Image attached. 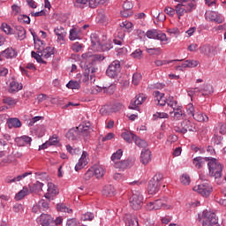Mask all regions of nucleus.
<instances>
[{"instance_id": "ea45409f", "label": "nucleus", "mask_w": 226, "mask_h": 226, "mask_svg": "<svg viewBox=\"0 0 226 226\" xmlns=\"http://www.w3.org/2000/svg\"><path fill=\"white\" fill-rule=\"evenodd\" d=\"M133 142L138 146V147H147V142L142 139H140L139 136H133Z\"/></svg>"}, {"instance_id": "6ab92c4d", "label": "nucleus", "mask_w": 226, "mask_h": 226, "mask_svg": "<svg viewBox=\"0 0 226 226\" xmlns=\"http://www.w3.org/2000/svg\"><path fill=\"white\" fill-rule=\"evenodd\" d=\"M211 157H195L192 161V163L195 169H202L206 165V162H210Z\"/></svg>"}, {"instance_id": "f704fd0d", "label": "nucleus", "mask_w": 226, "mask_h": 226, "mask_svg": "<svg viewBox=\"0 0 226 226\" xmlns=\"http://www.w3.org/2000/svg\"><path fill=\"white\" fill-rule=\"evenodd\" d=\"M120 29L124 31L125 33H132L133 31V24L130 21H124L120 23Z\"/></svg>"}, {"instance_id": "dca6fc26", "label": "nucleus", "mask_w": 226, "mask_h": 226, "mask_svg": "<svg viewBox=\"0 0 226 226\" xmlns=\"http://www.w3.org/2000/svg\"><path fill=\"white\" fill-rule=\"evenodd\" d=\"M33 174L32 172H25L21 175H19L18 177H11L8 176L5 177L4 182L8 185H11V183H19V181H22L25 177H27V176H31Z\"/></svg>"}, {"instance_id": "c03bdc74", "label": "nucleus", "mask_w": 226, "mask_h": 226, "mask_svg": "<svg viewBox=\"0 0 226 226\" xmlns=\"http://www.w3.org/2000/svg\"><path fill=\"white\" fill-rule=\"evenodd\" d=\"M200 51L204 56H207L208 57H211V46L210 45H203L200 47Z\"/></svg>"}, {"instance_id": "49530a36", "label": "nucleus", "mask_w": 226, "mask_h": 226, "mask_svg": "<svg viewBox=\"0 0 226 226\" xmlns=\"http://www.w3.org/2000/svg\"><path fill=\"white\" fill-rule=\"evenodd\" d=\"M109 0H90L89 1V7L90 8H96L99 4H105Z\"/></svg>"}, {"instance_id": "1a4fd4ad", "label": "nucleus", "mask_w": 226, "mask_h": 226, "mask_svg": "<svg viewBox=\"0 0 226 226\" xmlns=\"http://www.w3.org/2000/svg\"><path fill=\"white\" fill-rule=\"evenodd\" d=\"M76 130L78 131V133L83 137L85 142L89 140V135L91 134V132H93V129L91 128V123L88 122L79 124L78 127H76Z\"/></svg>"}, {"instance_id": "8fccbe9b", "label": "nucleus", "mask_w": 226, "mask_h": 226, "mask_svg": "<svg viewBox=\"0 0 226 226\" xmlns=\"http://www.w3.org/2000/svg\"><path fill=\"white\" fill-rule=\"evenodd\" d=\"M140 80H142V75L140 73H134L132 75V84L134 86H139Z\"/></svg>"}, {"instance_id": "37998d69", "label": "nucleus", "mask_w": 226, "mask_h": 226, "mask_svg": "<svg viewBox=\"0 0 226 226\" xmlns=\"http://www.w3.org/2000/svg\"><path fill=\"white\" fill-rule=\"evenodd\" d=\"M57 211H60L61 213H73V210L72 208H69L64 205V203H59L56 205Z\"/></svg>"}, {"instance_id": "bb28decb", "label": "nucleus", "mask_w": 226, "mask_h": 226, "mask_svg": "<svg viewBox=\"0 0 226 226\" xmlns=\"http://www.w3.org/2000/svg\"><path fill=\"white\" fill-rule=\"evenodd\" d=\"M94 175L97 179H100L105 176V167L102 165H94L93 170Z\"/></svg>"}, {"instance_id": "4c0bfd02", "label": "nucleus", "mask_w": 226, "mask_h": 226, "mask_svg": "<svg viewBox=\"0 0 226 226\" xmlns=\"http://www.w3.org/2000/svg\"><path fill=\"white\" fill-rule=\"evenodd\" d=\"M185 8V11H187V13H192V11H195V10H197V2H193V1H188L187 4H185V5H184Z\"/></svg>"}, {"instance_id": "bf43d9fd", "label": "nucleus", "mask_w": 226, "mask_h": 226, "mask_svg": "<svg viewBox=\"0 0 226 226\" xmlns=\"http://www.w3.org/2000/svg\"><path fill=\"white\" fill-rule=\"evenodd\" d=\"M2 29L6 34H13V28L7 24H2Z\"/></svg>"}, {"instance_id": "69168bd1", "label": "nucleus", "mask_w": 226, "mask_h": 226, "mask_svg": "<svg viewBox=\"0 0 226 226\" xmlns=\"http://www.w3.org/2000/svg\"><path fill=\"white\" fill-rule=\"evenodd\" d=\"M180 181H181L182 185H190V176H188L186 174L182 175Z\"/></svg>"}, {"instance_id": "4be33fe9", "label": "nucleus", "mask_w": 226, "mask_h": 226, "mask_svg": "<svg viewBox=\"0 0 226 226\" xmlns=\"http://www.w3.org/2000/svg\"><path fill=\"white\" fill-rule=\"evenodd\" d=\"M15 142L19 147H23V146H26V144H28L31 146V142H33V139L29 136H21L15 139Z\"/></svg>"}, {"instance_id": "f257e3e1", "label": "nucleus", "mask_w": 226, "mask_h": 226, "mask_svg": "<svg viewBox=\"0 0 226 226\" xmlns=\"http://www.w3.org/2000/svg\"><path fill=\"white\" fill-rule=\"evenodd\" d=\"M54 47H47L44 49H41V48H38L37 52L32 51L31 56L37 61V63H41V64H47V62L44 59H49V57H52L54 56Z\"/></svg>"}, {"instance_id": "3c124183", "label": "nucleus", "mask_w": 226, "mask_h": 226, "mask_svg": "<svg viewBox=\"0 0 226 226\" xmlns=\"http://www.w3.org/2000/svg\"><path fill=\"white\" fill-rule=\"evenodd\" d=\"M186 112L188 114V116H191L192 117H193V116H195V107H193L192 103H189L186 105Z\"/></svg>"}, {"instance_id": "ddd939ff", "label": "nucleus", "mask_w": 226, "mask_h": 226, "mask_svg": "<svg viewBox=\"0 0 226 226\" xmlns=\"http://www.w3.org/2000/svg\"><path fill=\"white\" fill-rule=\"evenodd\" d=\"M37 223L41 226H52L54 225V218L47 214H42L37 218Z\"/></svg>"}, {"instance_id": "e433bc0d", "label": "nucleus", "mask_w": 226, "mask_h": 226, "mask_svg": "<svg viewBox=\"0 0 226 226\" xmlns=\"http://www.w3.org/2000/svg\"><path fill=\"white\" fill-rule=\"evenodd\" d=\"M175 13H177L178 19H181L185 13H187L186 9L183 4H178L175 7Z\"/></svg>"}, {"instance_id": "864d4df0", "label": "nucleus", "mask_w": 226, "mask_h": 226, "mask_svg": "<svg viewBox=\"0 0 226 226\" xmlns=\"http://www.w3.org/2000/svg\"><path fill=\"white\" fill-rule=\"evenodd\" d=\"M177 61H183V60H170V61L156 60L154 62V64H156L157 66H163V64H170V63H176Z\"/></svg>"}, {"instance_id": "2eb2a0df", "label": "nucleus", "mask_w": 226, "mask_h": 226, "mask_svg": "<svg viewBox=\"0 0 226 226\" xmlns=\"http://www.w3.org/2000/svg\"><path fill=\"white\" fill-rule=\"evenodd\" d=\"M22 83H19L17 80L11 79L8 85V93H10L11 94H15V93L22 91Z\"/></svg>"}, {"instance_id": "cd10ccee", "label": "nucleus", "mask_w": 226, "mask_h": 226, "mask_svg": "<svg viewBox=\"0 0 226 226\" xmlns=\"http://www.w3.org/2000/svg\"><path fill=\"white\" fill-rule=\"evenodd\" d=\"M104 93H112V89H114V86H109V87H92V94H96V93H102L103 91Z\"/></svg>"}, {"instance_id": "338daca9", "label": "nucleus", "mask_w": 226, "mask_h": 226, "mask_svg": "<svg viewBox=\"0 0 226 226\" xmlns=\"http://www.w3.org/2000/svg\"><path fill=\"white\" fill-rule=\"evenodd\" d=\"M38 204L42 211H47V209H49V203L45 201V200H41Z\"/></svg>"}, {"instance_id": "680f3d73", "label": "nucleus", "mask_w": 226, "mask_h": 226, "mask_svg": "<svg viewBox=\"0 0 226 226\" xmlns=\"http://www.w3.org/2000/svg\"><path fill=\"white\" fill-rule=\"evenodd\" d=\"M126 226H139V221L135 217L128 219L126 222Z\"/></svg>"}, {"instance_id": "2f4dec72", "label": "nucleus", "mask_w": 226, "mask_h": 226, "mask_svg": "<svg viewBox=\"0 0 226 226\" xmlns=\"http://www.w3.org/2000/svg\"><path fill=\"white\" fill-rule=\"evenodd\" d=\"M43 183L37 181L32 186H30L31 193H40V192H43Z\"/></svg>"}, {"instance_id": "a211bd4d", "label": "nucleus", "mask_w": 226, "mask_h": 226, "mask_svg": "<svg viewBox=\"0 0 226 226\" xmlns=\"http://www.w3.org/2000/svg\"><path fill=\"white\" fill-rule=\"evenodd\" d=\"M54 33L56 36H57L56 41L61 44L64 43V38H66V30H64L63 26H56L54 29Z\"/></svg>"}, {"instance_id": "6e6d98bb", "label": "nucleus", "mask_w": 226, "mask_h": 226, "mask_svg": "<svg viewBox=\"0 0 226 226\" xmlns=\"http://www.w3.org/2000/svg\"><path fill=\"white\" fill-rule=\"evenodd\" d=\"M131 56L133 57V59H142V49H138L134 50Z\"/></svg>"}, {"instance_id": "13d9d810", "label": "nucleus", "mask_w": 226, "mask_h": 226, "mask_svg": "<svg viewBox=\"0 0 226 226\" xmlns=\"http://www.w3.org/2000/svg\"><path fill=\"white\" fill-rule=\"evenodd\" d=\"M187 68H197L199 66V61L197 60H185Z\"/></svg>"}, {"instance_id": "a19ab883", "label": "nucleus", "mask_w": 226, "mask_h": 226, "mask_svg": "<svg viewBox=\"0 0 226 226\" xmlns=\"http://www.w3.org/2000/svg\"><path fill=\"white\" fill-rule=\"evenodd\" d=\"M26 195H29V189H27V187H23V189L16 194L15 199L16 200H22Z\"/></svg>"}, {"instance_id": "09e8293b", "label": "nucleus", "mask_w": 226, "mask_h": 226, "mask_svg": "<svg viewBox=\"0 0 226 226\" xmlns=\"http://www.w3.org/2000/svg\"><path fill=\"white\" fill-rule=\"evenodd\" d=\"M69 39L72 40V41L79 40V31H77L75 28L71 29Z\"/></svg>"}, {"instance_id": "a18cd8bd", "label": "nucleus", "mask_w": 226, "mask_h": 226, "mask_svg": "<svg viewBox=\"0 0 226 226\" xmlns=\"http://www.w3.org/2000/svg\"><path fill=\"white\" fill-rule=\"evenodd\" d=\"M66 87H68V89H80V82L76 80H70L67 83Z\"/></svg>"}, {"instance_id": "c9c22d12", "label": "nucleus", "mask_w": 226, "mask_h": 226, "mask_svg": "<svg viewBox=\"0 0 226 226\" xmlns=\"http://www.w3.org/2000/svg\"><path fill=\"white\" fill-rule=\"evenodd\" d=\"M116 193V189L112 185H105L102 190V195L105 197H112Z\"/></svg>"}, {"instance_id": "c85d7f7f", "label": "nucleus", "mask_w": 226, "mask_h": 226, "mask_svg": "<svg viewBox=\"0 0 226 226\" xmlns=\"http://www.w3.org/2000/svg\"><path fill=\"white\" fill-rule=\"evenodd\" d=\"M2 56L5 57V59H13V57H17V51L12 48H8L2 51Z\"/></svg>"}, {"instance_id": "20e7f679", "label": "nucleus", "mask_w": 226, "mask_h": 226, "mask_svg": "<svg viewBox=\"0 0 226 226\" xmlns=\"http://www.w3.org/2000/svg\"><path fill=\"white\" fill-rule=\"evenodd\" d=\"M92 48L94 50L105 52L112 49V44L109 42L104 43L100 40V36L96 34H91Z\"/></svg>"}, {"instance_id": "f03ea898", "label": "nucleus", "mask_w": 226, "mask_h": 226, "mask_svg": "<svg viewBox=\"0 0 226 226\" xmlns=\"http://www.w3.org/2000/svg\"><path fill=\"white\" fill-rule=\"evenodd\" d=\"M199 222H202L203 226H220L216 214L207 210L199 215Z\"/></svg>"}, {"instance_id": "39448f33", "label": "nucleus", "mask_w": 226, "mask_h": 226, "mask_svg": "<svg viewBox=\"0 0 226 226\" xmlns=\"http://www.w3.org/2000/svg\"><path fill=\"white\" fill-rule=\"evenodd\" d=\"M121 74V62L119 60L113 61L106 70L107 77L109 79H117Z\"/></svg>"}, {"instance_id": "6e6552de", "label": "nucleus", "mask_w": 226, "mask_h": 226, "mask_svg": "<svg viewBox=\"0 0 226 226\" xmlns=\"http://www.w3.org/2000/svg\"><path fill=\"white\" fill-rule=\"evenodd\" d=\"M144 200V198L142 197V194H140L139 192H134L132 195V197L129 200L130 206L134 210H139L142 207V202Z\"/></svg>"}, {"instance_id": "f8f14e48", "label": "nucleus", "mask_w": 226, "mask_h": 226, "mask_svg": "<svg viewBox=\"0 0 226 226\" xmlns=\"http://www.w3.org/2000/svg\"><path fill=\"white\" fill-rule=\"evenodd\" d=\"M145 102L146 95H144V94H139V95H136V98L131 101L129 109H132V110H139V106L142 105V103Z\"/></svg>"}, {"instance_id": "423d86ee", "label": "nucleus", "mask_w": 226, "mask_h": 226, "mask_svg": "<svg viewBox=\"0 0 226 226\" xmlns=\"http://www.w3.org/2000/svg\"><path fill=\"white\" fill-rule=\"evenodd\" d=\"M173 130L176 132V133H182L185 135V133L188 132H196L197 128L195 127V124L190 122V120H184L180 126L175 125Z\"/></svg>"}, {"instance_id": "5701e85b", "label": "nucleus", "mask_w": 226, "mask_h": 226, "mask_svg": "<svg viewBox=\"0 0 226 226\" xmlns=\"http://www.w3.org/2000/svg\"><path fill=\"white\" fill-rule=\"evenodd\" d=\"M132 165H133V162H132L130 159L118 161L114 163L115 169H120L121 170H124V169H128L129 167H132Z\"/></svg>"}, {"instance_id": "79ce46f5", "label": "nucleus", "mask_w": 226, "mask_h": 226, "mask_svg": "<svg viewBox=\"0 0 226 226\" xmlns=\"http://www.w3.org/2000/svg\"><path fill=\"white\" fill-rule=\"evenodd\" d=\"M77 135H79V131L77 130V127H76L75 129L69 130V132L66 133V138L69 140H76Z\"/></svg>"}, {"instance_id": "e2e57ef3", "label": "nucleus", "mask_w": 226, "mask_h": 226, "mask_svg": "<svg viewBox=\"0 0 226 226\" xmlns=\"http://www.w3.org/2000/svg\"><path fill=\"white\" fill-rule=\"evenodd\" d=\"M118 38L119 39H115L114 43L115 45H123V40L124 39V33H119L118 34Z\"/></svg>"}, {"instance_id": "5fc2aeb1", "label": "nucleus", "mask_w": 226, "mask_h": 226, "mask_svg": "<svg viewBox=\"0 0 226 226\" xmlns=\"http://www.w3.org/2000/svg\"><path fill=\"white\" fill-rule=\"evenodd\" d=\"M89 1L90 0H76L74 6H77L78 8H84V6L87 4L89 6Z\"/></svg>"}, {"instance_id": "f3484780", "label": "nucleus", "mask_w": 226, "mask_h": 226, "mask_svg": "<svg viewBox=\"0 0 226 226\" xmlns=\"http://www.w3.org/2000/svg\"><path fill=\"white\" fill-rule=\"evenodd\" d=\"M87 152L84 151L81 154V157L79 158L78 163L75 165V170L76 172H79V170H82L87 165Z\"/></svg>"}, {"instance_id": "9d476101", "label": "nucleus", "mask_w": 226, "mask_h": 226, "mask_svg": "<svg viewBox=\"0 0 226 226\" xmlns=\"http://www.w3.org/2000/svg\"><path fill=\"white\" fill-rule=\"evenodd\" d=\"M146 36L147 38H149V40H159L160 41H169V38H167V34L156 29L148 30L146 33Z\"/></svg>"}, {"instance_id": "58836bf2", "label": "nucleus", "mask_w": 226, "mask_h": 226, "mask_svg": "<svg viewBox=\"0 0 226 226\" xmlns=\"http://www.w3.org/2000/svg\"><path fill=\"white\" fill-rule=\"evenodd\" d=\"M136 135L131 132H124L121 134L122 139L128 144H132V139L133 140V137Z\"/></svg>"}, {"instance_id": "c756f323", "label": "nucleus", "mask_w": 226, "mask_h": 226, "mask_svg": "<svg viewBox=\"0 0 226 226\" xmlns=\"http://www.w3.org/2000/svg\"><path fill=\"white\" fill-rule=\"evenodd\" d=\"M3 103L9 105L11 109H13L17 103H19V99H15L11 96H4L2 100Z\"/></svg>"}, {"instance_id": "774afa93", "label": "nucleus", "mask_w": 226, "mask_h": 226, "mask_svg": "<svg viewBox=\"0 0 226 226\" xmlns=\"http://www.w3.org/2000/svg\"><path fill=\"white\" fill-rule=\"evenodd\" d=\"M45 132H47L45 125H41L37 129V134L39 137H43V135H45Z\"/></svg>"}, {"instance_id": "473e14b6", "label": "nucleus", "mask_w": 226, "mask_h": 226, "mask_svg": "<svg viewBox=\"0 0 226 226\" xmlns=\"http://www.w3.org/2000/svg\"><path fill=\"white\" fill-rule=\"evenodd\" d=\"M192 117L195 121H198V123H207V121H209V117L201 112H196Z\"/></svg>"}, {"instance_id": "a878e982", "label": "nucleus", "mask_w": 226, "mask_h": 226, "mask_svg": "<svg viewBox=\"0 0 226 226\" xmlns=\"http://www.w3.org/2000/svg\"><path fill=\"white\" fill-rule=\"evenodd\" d=\"M147 190L150 195H154L160 192V184L150 180L148 183Z\"/></svg>"}, {"instance_id": "aec40b11", "label": "nucleus", "mask_w": 226, "mask_h": 226, "mask_svg": "<svg viewBox=\"0 0 226 226\" xmlns=\"http://www.w3.org/2000/svg\"><path fill=\"white\" fill-rule=\"evenodd\" d=\"M206 17H207V19H211L212 22H216V24H222L223 22V19L216 11L206 12Z\"/></svg>"}, {"instance_id": "393cba45", "label": "nucleus", "mask_w": 226, "mask_h": 226, "mask_svg": "<svg viewBox=\"0 0 226 226\" xmlns=\"http://www.w3.org/2000/svg\"><path fill=\"white\" fill-rule=\"evenodd\" d=\"M166 104L168 105V107H170L172 110H178V109L182 106L181 104H179V102H177V100L174 99V96H169L166 99Z\"/></svg>"}, {"instance_id": "4468645a", "label": "nucleus", "mask_w": 226, "mask_h": 226, "mask_svg": "<svg viewBox=\"0 0 226 226\" xmlns=\"http://www.w3.org/2000/svg\"><path fill=\"white\" fill-rule=\"evenodd\" d=\"M170 116L173 118V121H181L186 119V113L183 110V106H180L177 109H173L170 112Z\"/></svg>"}, {"instance_id": "4d7b16f0", "label": "nucleus", "mask_w": 226, "mask_h": 226, "mask_svg": "<svg viewBox=\"0 0 226 226\" xmlns=\"http://www.w3.org/2000/svg\"><path fill=\"white\" fill-rule=\"evenodd\" d=\"M161 50H162V49H160V48L147 49V52L150 56H157L158 54H160Z\"/></svg>"}, {"instance_id": "052dcab7", "label": "nucleus", "mask_w": 226, "mask_h": 226, "mask_svg": "<svg viewBox=\"0 0 226 226\" xmlns=\"http://www.w3.org/2000/svg\"><path fill=\"white\" fill-rule=\"evenodd\" d=\"M19 22H23V24H31V19L27 15H21L18 18Z\"/></svg>"}, {"instance_id": "7c9ffc66", "label": "nucleus", "mask_w": 226, "mask_h": 226, "mask_svg": "<svg viewBox=\"0 0 226 226\" xmlns=\"http://www.w3.org/2000/svg\"><path fill=\"white\" fill-rule=\"evenodd\" d=\"M7 124H8V128H10V130H11V128H20V126H22V123L17 117L9 118L7 120Z\"/></svg>"}, {"instance_id": "0e129e2a", "label": "nucleus", "mask_w": 226, "mask_h": 226, "mask_svg": "<svg viewBox=\"0 0 226 226\" xmlns=\"http://www.w3.org/2000/svg\"><path fill=\"white\" fill-rule=\"evenodd\" d=\"M162 179H163V175L161 173L155 174V176L151 179L154 183H157V185H160L162 182Z\"/></svg>"}, {"instance_id": "72a5a7b5", "label": "nucleus", "mask_w": 226, "mask_h": 226, "mask_svg": "<svg viewBox=\"0 0 226 226\" xmlns=\"http://www.w3.org/2000/svg\"><path fill=\"white\" fill-rule=\"evenodd\" d=\"M14 29L19 40H26V28L21 26H15Z\"/></svg>"}, {"instance_id": "603ef678", "label": "nucleus", "mask_w": 226, "mask_h": 226, "mask_svg": "<svg viewBox=\"0 0 226 226\" xmlns=\"http://www.w3.org/2000/svg\"><path fill=\"white\" fill-rule=\"evenodd\" d=\"M94 218V214L87 212L81 216V220L84 222H91Z\"/></svg>"}, {"instance_id": "de8ad7c7", "label": "nucleus", "mask_w": 226, "mask_h": 226, "mask_svg": "<svg viewBox=\"0 0 226 226\" xmlns=\"http://www.w3.org/2000/svg\"><path fill=\"white\" fill-rule=\"evenodd\" d=\"M121 156H123V150L122 149H118L116 153H114L111 155V160L112 162H117L118 160H121Z\"/></svg>"}, {"instance_id": "0eeeda50", "label": "nucleus", "mask_w": 226, "mask_h": 226, "mask_svg": "<svg viewBox=\"0 0 226 226\" xmlns=\"http://www.w3.org/2000/svg\"><path fill=\"white\" fill-rule=\"evenodd\" d=\"M193 192H197L202 197H209L213 192V186L209 183L204 182L193 187Z\"/></svg>"}, {"instance_id": "7ed1b4c3", "label": "nucleus", "mask_w": 226, "mask_h": 226, "mask_svg": "<svg viewBox=\"0 0 226 226\" xmlns=\"http://www.w3.org/2000/svg\"><path fill=\"white\" fill-rule=\"evenodd\" d=\"M207 167L210 176L218 179L222 177V172H223V166L215 158L210 157V161L207 162Z\"/></svg>"}, {"instance_id": "b1692460", "label": "nucleus", "mask_w": 226, "mask_h": 226, "mask_svg": "<svg viewBox=\"0 0 226 226\" xmlns=\"http://www.w3.org/2000/svg\"><path fill=\"white\" fill-rule=\"evenodd\" d=\"M140 162L143 165H147L151 162V150L143 149L140 154Z\"/></svg>"}, {"instance_id": "9b49d317", "label": "nucleus", "mask_w": 226, "mask_h": 226, "mask_svg": "<svg viewBox=\"0 0 226 226\" xmlns=\"http://www.w3.org/2000/svg\"><path fill=\"white\" fill-rule=\"evenodd\" d=\"M59 193V189L53 183H48L47 192L44 194L45 199L48 200H54V197H56Z\"/></svg>"}, {"instance_id": "412c9836", "label": "nucleus", "mask_w": 226, "mask_h": 226, "mask_svg": "<svg viewBox=\"0 0 226 226\" xmlns=\"http://www.w3.org/2000/svg\"><path fill=\"white\" fill-rule=\"evenodd\" d=\"M153 95L155 98V102H157V105L163 107L167 105V99H165V94L161 93L160 91H154Z\"/></svg>"}]
</instances>
